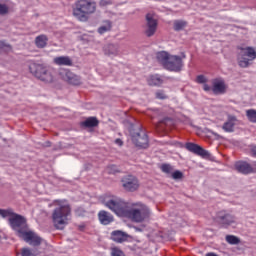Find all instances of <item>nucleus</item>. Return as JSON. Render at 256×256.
I'll return each instance as SVG.
<instances>
[{
	"label": "nucleus",
	"instance_id": "58836bf2",
	"mask_svg": "<svg viewBox=\"0 0 256 256\" xmlns=\"http://www.w3.org/2000/svg\"><path fill=\"white\" fill-rule=\"evenodd\" d=\"M0 49H8V50H11V45L5 43V41H0Z\"/></svg>",
	"mask_w": 256,
	"mask_h": 256
},
{
	"label": "nucleus",
	"instance_id": "bb28decb",
	"mask_svg": "<svg viewBox=\"0 0 256 256\" xmlns=\"http://www.w3.org/2000/svg\"><path fill=\"white\" fill-rule=\"evenodd\" d=\"M226 241L229 243V245H239V243H241V240L234 235H227Z\"/></svg>",
	"mask_w": 256,
	"mask_h": 256
},
{
	"label": "nucleus",
	"instance_id": "2f4dec72",
	"mask_svg": "<svg viewBox=\"0 0 256 256\" xmlns=\"http://www.w3.org/2000/svg\"><path fill=\"white\" fill-rule=\"evenodd\" d=\"M107 31H111V23H108L107 25L100 26L98 28V33L100 35H103L104 33H107Z\"/></svg>",
	"mask_w": 256,
	"mask_h": 256
},
{
	"label": "nucleus",
	"instance_id": "473e14b6",
	"mask_svg": "<svg viewBox=\"0 0 256 256\" xmlns=\"http://www.w3.org/2000/svg\"><path fill=\"white\" fill-rule=\"evenodd\" d=\"M161 171L169 175V173L173 171V166H171L170 164H162Z\"/></svg>",
	"mask_w": 256,
	"mask_h": 256
},
{
	"label": "nucleus",
	"instance_id": "72a5a7b5",
	"mask_svg": "<svg viewBox=\"0 0 256 256\" xmlns=\"http://www.w3.org/2000/svg\"><path fill=\"white\" fill-rule=\"evenodd\" d=\"M111 256H125V253L121 249L115 247L112 248Z\"/></svg>",
	"mask_w": 256,
	"mask_h": 256
},
{
	"label": "nucleus",
	"instance_id": "c03bdc74",
	"mask_svg": "<svg viewBox=\"0 0 256 256\" xmlns=\"http://www.w3.org/2000/svg\"><path fill=\"white\" fill-rule=\"evenodd\" d=\"M203 89L204 91H211V86H209L208 84H204Z\"/></svg>",
	"mask_w": 256,
	"mask_h": 256
},
{
	"label": "nucleus",
	"instance_id": "f8f14e48",
	"mask_svg": "<svg viewBox=\"0 0 256 256\" xmlns=\"http://www.w3.org/2000/svg\"><path fill=\"white\" fill-rule=\"evenodd\" d=\"M122 187L126 191H137L139 189V180L133 175L125 176L122 179Z\"/></svg>",
	"mask_w": 256,
	"mask_h": 256
},
{
	"label": "nucleus",
	"instance_id": "c756f323",
	"mask_svg": "<svg viewBox=\"0 0 256 256\" xmlns=\"http://www.w3.org/2000/svg\"><path fill=\"white\" fill-rule=\"evenodd\" d=\"M21 256H37L36 250H31L29 248H22L21 249Z\"/></svg>",
	"mask_w": 256,
	"mask_h": 256
},
{
	"label": "nucleus",
	"instance_id": "c9c22d12",
	"mask_svg": "<svg viewBox=\"0 0 256 256\" xmlns=\"http://www.w3.org/2000/svg\"><path fill=\"white\" fill-rule=\"evenodd\" d=\"M172 179H183V172L177 170L172 173Z\"/></svg>",
	"mask_w": 256,
	"mask_h": 256
},
{
	"label": "nucleus",
	"instance_id": "393cba45",
	"mask_svg": "<svg viewBox=\"0 0 256 256\" xmlns=\"http://www.w3.org/2000/svg\"><path fill=\"white\" fill-rule=\"evenodd\" d=\"M99 125V120L97 117H89L84 122H82V127H97Z\"/></svg>",
	"mask_w": 256,
	"mask_h": 256
},
{
	"label": "nucleus",
	"instance_id": "5701e85b",
	"mask_svg": "<svg viewBox=\"0 0 256 256\" xmlns=\"http://www.w3.org/2000/svg\"><path fill=\"white\" fill-rule=\"evenodd\" d=\"M47 41H49L47 35L42 34L35 38V45L38 49H45L47 47Z\"/></svg>",
	"mask_w": 256,
	"mask_h": 256
},
{
	"label": "nucleus",
	"instance_id": "37998d69",
	"mask_svg": "<svg viewBox=\"0 0 256 256\" xmlns=\"http://www.w3.org/2000/svg\"><path fill=\"white\" fill-rule=\"evenodd\" d=\"M100 5H102L104 7H105V5H109V0H101Z\"/></svg>",
	"mask_w": 256,
	"mask_h": 256
},
{
	"label": "nucleus",
	"instance_id": "9b49d317",
	"mask_svg": "<svg viewBox=\"0 0 256 256\" xmlns=\"http://www.w3.org/2000/svg\"><path fill=\"white\" fill-rule=\"evenodd\" d=\"M25 243H29L32 247H39L41 243L43 242V238L39 237L37 233L28 230L25 233H23L20 237Z\"/></svg>",
	"mask_w": 256,
	"mask_h": 256
},
{
	"label": "nucleus",
	"instance_id": "ddd939ff",
	"mask_svg": "<svg viewBox=\"0 0 256 256\" xmlns=\"http://www.w3.org/2000/svg\"><path fill=\"white\" fill-rule=\"evenodd\" d=\"M185 147H186L187 151H190V153L199 155L200 157H203L204 159H208V157H211V153H209V151L203 149V147H201L195 143L188 142V143H186Z\"/></svg>",
	"mask_w": 256,
	"mask_h": 256
},
{
	"label": "nucleus",
	"instance_id": "1a4fd4ad",
	"mask_svg": "<svg viewBox=\"0 0 256 256\" xmlns=\"http://www.w3.org/2000/svg\"><path fill=\"white\" fill-rule=\"evenodd\" d=\"M239 52L237 54V61L239 67L242 69H247L249 67V61H254L256 59V51L253 47H238Z\"/></svg>",
	"mask_w": 256,
	"mask_h": 256
},
{
	"label": "nucleus",
	"instance_id": "dca6fc26",
	"mask_svg": "<svg viewBox=\"0 0 256 256\" xmlns=\"http://www.w3.org/2000/svg\"><path fill=\"white\" fill-rule=\"evenodd\" d=\"M60 76L64 81H67V83H70V85H79L81 83V77L75 75L70 70L61 71Z\"/></svg>",
	"mask_w": 256,
	"mask_h": 256
},
{
	"label": "nucleus",
	"instance_id": "412c9836",
	"mask_svg": "<svg viewBox=\"0 0 256 256\" xmlns=\"http://www.w3.org/2000/svg\"><path fill=\"white\" fill-rule=\"evenodd\" d=\"M235 121H237L235 116H229L228 121L222 126L223 131L226 133H233L235 131Z\"/></svg>",
	"mask_w": 256,
	"mask_h": 256
},
{
	"label": "nucleus",
	"instance_id": "f704fd0d",
	"mask_svg": "<svg viewBox=\"0 0 256 256\" xmlns=\"http://www.w3.org/2000/svg\"><path fill=\"white\" fill-rule=\"evenodd\" d=\"M9 13V7L5 4H0V15H7Z\"/></svg>",
	"mask_w": 256,
	"mask_h": 256
},
{
	"label": "nucleus",
	"instance_id": "6ab92c4d",
	"mask_svg": "<svg viewBox=\"0 0 256 256\" xmlns=\"http://www.w3.org/2000/svg\"><path fill=\"white\" fill-rule=\"evenodd\" d=\"M128 237L129 235L121 230H115L111 233V239L115 241V243H125Z\"/></svg>",
	"mask_w": 256,
	"mask_h": 256
},
{
	"label": "nucleus",
	"instance_id": "a211bd4d",
	"mask_svg": "<svg viewBox=\"0 0 256 256\" xmlns=\"http://www.w3.org/2000/svg\"><path fill=\"white\" fill-rule=\"evenodd\" d=\"M98 219L101 225H110V223H113V221H115L113 215L105 210H101L98 213Z\"/></svg>",
	"mask_w": 256,
	"mask_h": 256
},
{
	"label": "nucleus",
	"instance_id": "7c9ffc66",
	"mask_svg": "<svg viewBox=\"0 0 256 256\" xmlns=\"http://www.w3.org/2000/svg\"><path fill=\"white\" fill-rule=\"evenodd\" d=\"M246 116L251 123H256V110L250 109L246 111Z\"/></svg>",
	"mask_w": 256,
	"mask_h": 256
},
{
	"label": "nucleus",
	"instance_id": "f03ea898",
	"mask_svg": "<svg viewBox=\"0 0 256 256\" xmlns=\"http://www.w3.org/2000/svg\"><path fill=\"white\" fill-rule=\"evenodd\" d=\"M124 217L130 219L133 223H143L151 218V210L141 202L128 204Z\"/></svg>",
	"mask_w": 256,
	"mask_h": 256
},
{
	"label": "nucleus",
	"instance_id": "c85d7f7f",
	"mask_svg": "<svg viewBox=\"0 0 256 256\" xmlns=\"http://www.w3.org/2000/svg\"><path fill=\"white\" fill-rule=\"evenodd\" d=\"M172 123H173V120H172L171 118L167 117V118H164L163 120H161V121L156 125V127H157L158 129H165V126L167 127V125L172 124ZM163 125H165V126H163Z\"/></svg>",
	"mask_w": 256,
	"mask_h": 256
},
{
	"label": "nucleus",
	"instance_id": "7ed1b4c3",
	"mask_svg": "<svg viewBox=\"0 0 256 256\" xmlns=\"http://www.w3.org/2000/svg\"><path fill=\"white\" fill-rule=\"evenodd\" d=\"M71 215V206L67 202H58V207L53 210L52 219L56 229H65Z\"/></svg>",
	"mask_w": 256,
	"mask_h": 256
},
{
	"label": "nucleus",
	"instance_id": "ea45409f",
	"mask_svg": "<svg viewBox=\"0 0 256 256\" xmlns=\"http://www.w3.org/2000/svg\"><path fill=\"white\" fill-rule=\"evenodd\" d=\"M109 173H119V170L117 169L116 165H111L108 167Z\"/></svg>",
	"mask_w": 256,
	"mask_h": 256
},
{
	"label": "nucleus",
	"instance_id": "79ce46f5",
	"mask_svg": "<svg viewBox=\"0 0 256 256\" xmlns=\"http://www.w3.org/2000/svg\"><path fill=\"white\" fill-rule=\"evenodd\" d=\"M115 143H116V145H119V147H122V145H123V140H121L120 138H117V139L115 140Z\"/></svg>",
	"mask_w": 256,
	"mask_h": 256
},
{
	"label": "nucleus",
	"instance_id": "f3484780",
	"mask_svg": "<svg viewBox=\"0 0 256 256\" xmlns=\"http://www.w3.org/2000/svg\"><path fill=\"white\" fill-rule=\"evenodd\" d=\"M53 63L59 67H73V59L69 56H57L53 59Z\"/></svg>",
	"mask_w": 256,
	"mask_h": 256
},
{
	"label": "nucleus",
	"instance_id": "aec40b11",
	"mask_svg": "<svg viewBox=\"0 0 256 256\" xmlns=\"http://www.w3.org/2000/svg\"><path fill=\"white\" fill-rule=\"evenodd\" d=\"M212 91L214 95H221L225 93V82L219 79L213 80Z\"/></svg>",
	"mask_w": 256,
	"mask_h": 256
},
{
	"label": "nucleus",
	"instance_id": "f257e3e1",
	"mask_svg": "<svg viewBox=\"0 0 256 256\" xmlns=\"http://www.w3.org/2000/svg\"><path fill=\"white\" fill-rule=\"evenodd\" d=\"M156 59L166 71H172L173 73L183 71L184 64L181 56L171 55L168 52L161 51L156 54Z\"/></svg>",
	"mask_w": 256,
	"mask_h": 256
},
{
	"label": "nucleus",
	"instance_id": "49530a36",
	"mask_svg": "<svg viewBox=\"0 0 256 256\" xmlns=\"http://www.w3.org/2000/svg\"><path fill=\"white\" fill-rule=\"evenodd\" d=\"M50 145H51V142H47V145H46V146L49 147Z\"/></svg>",
	"mask_w": 256,
	"mask_h": 256
},
{
	"label": "nucleus",
	"instance_id": "6e6552de",
	"mask_svg": "<svg viewBox=\"0 0 256 256\" xmlns=\"http://www.w3.org/2000/svg\"><path fill=\"white\" fill-rule=\"evenodd\" d=\"M8 223L13 231H15L17 237H21L29 230L27 225V218L20 214L14 213L12 217L8 218Z\"/></svg>",
	"mask_w": 256,
	"mask_h": 256
},
{
	"label": "nucleus",
	"instance_id": "4c0bfd02",
	"mask_svg": "<svg viewBox=\"0 0 256 256\" xmlns=\"http://www.w3.org/2000/svg\"><path fill=\"white\" fill-rule=\"evenodd\" d=\"M156 99H167V96L165 95V92H163V91H158V92H156Z\"/></svg>",
	"mask_w": 256,
	"mask_h": 256
},
{
	"label": "nucleus",
	"instance_id": "a878e982",
	"mask_svg": "<svg viewBox=\"0 0 256 256\" xmlns=\"http://www.w3.org/2000/svg\"><path fill=\"white\" fill-rule=\"evenodd\" d=\"M187 27V21L175 20L174 21V31H183Z\"/></svg>",
	"mask_w": 256,
	"mask_h": 256
},
{
	"label": "nucleus",
	"instance_id": "4468645a",
	"mask_svg": "<svg viewBox=\"0 0 256 256\" xmlns=\"http://www.w3.org/2000/svg\"><path fill=\"white\" fill-rule=\"evenodd\" d=\"M235 169L238 171V173H242V175L256 173V162H253L252 165L245 161L237 162L235 164Z\"/></svg>",
	"mask_w": 256,
	"mask_h": 256
},
{
	"label": "nucleus",
	"instance_id": "de8ad7c7",
	"mask_svg": "<svg viewBox=\"0 0 256 256\" xmlns=\"http://www.w3.org/2000/svg\"><path fill=\"white\" fill-rule=\"evenodd\" d=\"M183 59H185V54L183 55Z\"/></svg>",
	"mask_w": 256,
	"mask_h": 256
},
{
	"label": "nucleus",
	"instance_id": "cd10ccee",
	"mask_svg": "<svg viewBox=\"0 0 256 256\" xmlns=\"http://www.w3.org/2000/svg\"><path fill=\"white\" fill-rule=\"evenodd\" d=\"M0 215L3 217V219H10L13 215H15V212L13 209H0Z\"/></svg>",
	"mask_w": 256,
	"mask_h": 256
},
{
	"label": "nucleus",
	"instance_id": "9d476101",
	"mask_svg": "<svg viewBox=\"0 0 256 256\" xmlns=\"http://www.w3.org/2000/svg\"><path fill=\"white\" fill-rule=\"evenodd\" d=\"M157 27H159V22L153 14H146V24L144 26V35L146 37H153L157 33Z\"/></svg>",
	"mask_w": 256,
	"mask_h": 256
},
{
	"label": "nucleus",
	"instance_id": "4be33fe9",
	"mask_svg": "<svg viewBox=\"0 0 256 256\" xmlns=\"http://www.w3.org/2000/svg\"><path fill=\"white\" fill-rule=\"evenodd\" d=\"M147 83L151 87H159V86L163 85V78H161V76L159 74L150 75L147 78Z\"/></svg>",
	"mask_w": 256,
	"mask_h": 256
},
{
	"label": "nucleus",
	"instance_id": "20e7f679",
	"mask_svg": "<svg viewBox=\"0 0 256 256\" xmlns=\"http://www.w3.org/2000/svg\"><path fill=\"white\" fill-rule=\"evenodd\" d=\"M97 10V3L93 0H77L73 9V15L79 21H87V15L93 14Z\"/></svg>",
	"mask_w": 256,
	"mask_h": 256
},
{
	"label": "nucleus",
	"instance_id": "423d86ee",
	"mask_svg": "<svg viewBox=\"0 0 256 256\" xmlns=\"http://www.w3.org/2000/svg\"><path fill=\"white\" fill-rule=\"evenodd\" d=\"M129 133L136 147H140V149H147L149 147V137H147L145 131L141 129V126L131 124L129 128Z\"/></svg>",
	"mask_w": 256,
	"mask_h": 256
},
{
	"label": "nucleus",
	"instance_id": "e433bc0d",
	"mask_svg": "<svg viewBox=\"0 0 256 256\" xmlns=\"http://www.w3.org/2000/svg\"><path fill=\"white\" fill-rule=\"evenodd\" d=\"M207 81V78L203 75H198L196 78V83L203 84Z\"/></svg>",
	"mask_w": 256,
	"mask_h": 256
},
{
	"label": "nucleus",
	"instance_id": "39448f33",
	"mask_svg": "<svg viewBox=\"0 0 256 256\" xmlns=\"http://www.w3.org/2000/svg\"><path fill=\"white\" fill-rule=\"evenodd\" d=\"M105 207L113 211L118 217H125L129 203L123 201V199L117 196H107L103 200Z\"/></svg>",
	"mask_w": 256,
	"mask_h": 256
},
{
	"label": "nucleus",
	"instance_id": "b1692460",
	"mask_svg": "<svg viewBox=\"0 0 256 256\" xmlns=\"http://www.w3.org/2000/svg\"><path fill=\"white\" fill-rule=\"evenodd\" d=\"M104 53L105 55H119V45L117 44H108L104 47Z\"/></svg>",
	"mask_w": 256,
	"mask_h": 256
},
{
	"label": "nucleus",
	"instance_id": "0eeeda50",
	"mask_svg": "<svg viewBox=\"0 0 256 256\" xmlns=\"http://www.w3.org/2000/svg\"><path fill=\"white\" fill-rule=\"evenodd\" d=\"M30 73L39 79V81H43L44 83H53V74L47 67L43 64L31 63L29 65Z\"/></svg>",
	"mask_w": 256,
	"mask_h": 256
},
{
	"label": "nucleus",
	"instance_id": "a19ab883",
	"mask_svg": "<svg viewBox=\"0 0 256 256\" xmlns=\"http://www.w3.org/2000/svg\"><path fill=\"white\" fill-rule=\"evenodd\" d=\"M75 215L77 217H81V215H83V213H85V211L82 209V208H77L75 211H74Z\"/></svg>",
	"mask_w": 256,
	"mask_h": 256
},
{
	"label": "nucleus",
	"instance_id": "2eb2a0df",
	"mask_svg": "<svg viewBox=\"0 0 256 256\" xmlns=\"http://www.w3.org/2000/svg\"><path fill=\"white\" fill-rule=\"evenodd\" d=\"M216 221L220 223V225H231V223H235V216L222 210L217 213Z\"/></svg>",
	"mask_w": 256,
	"mask_h": 256
},
{
	"label": "nucleus",
	"instance_id": "a18cd8bd",
	"mask_svg": "<svg viewBox=\"0 0 256 256\" xmlns=\"http://www.w3.org/2000/svg\"><path fill=\"white\" fill-rule=\"evenodd\" d=\"M251 153H252L253 157H256V146L251 148Z\"/></svg>",
	"mask_w": 256,
	"mask_h": 256
}]
</instances>
